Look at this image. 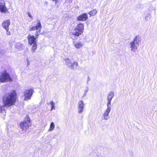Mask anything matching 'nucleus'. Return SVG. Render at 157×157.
Returning a JSON list of instances; mask_svg holds the SVG:
<instances>
[{
  "instance_id": "nucleus-1",
  "label": "nucleus",
  "mask_w": 157,
  "mask_h": 157,
  "mask_svg": "<svg viewBox=\"0 0 157 157\" xmlns=\"http://www.w3.org/2000/svg\"><path fill=\"white\" fill-rule=\"evenodd\" d=\"M18 101V97L16 90H13L6 93L2 99L3 105H0V113L5 115L6 112L4 107H9L14 105Z\"/></svg>"
},
{
  "instance_id": "nucleus-22",
  "label": "nucleus",
  "mask_w": 157,
  "mask_h": 157,
  "mask_svg": "<svg viewBox=\"0 0 157 157\" xmlns=\"http://www.w3.org/2000/svg\"><path fill=\"white\" fill-rule=\"evenodd\" d=\"M6 33H7V35H10V31H9V30H6Z\"/></svg>"
},
{
  "instance_id": "nucleus-9",
  "label": "nucleus",
  "mask_w": 157,
  "mask_h": 157,
  "mask_svg": "<svg viewBox=\"0 0 157 157\" xmlns=\"http://www.w3.org/2000/svg\"><path fill=\"white\" fill-rule=\"evenodd\" d=\"M114 96V94L113 92H109V94L107 96V100L108 102L107 103V106H109L111 105V102L112 99Z\"/></svg>"
},
{
  "instance_id": "nucleus-11",
  "label": "nucleus",
  "mask_w": 157,
  "mask_h": 157,
  "mask_svg": "<svg viewBox=\"0 0 157 157\" xmlns=\"http://www.w3.org/2000/svg\"><path fill=\"white\" fill-rule=\"evenodd\" d=\"M107 108L106 109L105 111V112L104 114H103V117L105 119L107 120L108 119V117L109 115V114L110 112L111 108L109 106H107Z\"/></svg>"
},
{
  "instance_id": "nucleus-18",
  "label": "nucleus",
  "mask_w": 157,
  "mask_h": 157,
  "mask_svg": "<svg viewBox=\"0 0 157 157\" xmlns=\"http://www.w3.org/2000/svg\"><path fill=\"white\" fill-rule=\"evenodd\" d=\"M55 128V125L53 122H52L50 124L49 128L48 129V131H52Z\"/></svg>"
},
{
  "instance_id": "nucleus-8",
  "label": "nucleus",
  "mask_w": 157,
  "mask_h": 157,
  "mask_svg": "<svg viewBox=\"0 0 157 157\" xmlns=\"http://www.w3.org/2000/svg\"><path fill=\"white\" fill-rule=\"evenodd\" d=\"M10 25V21L9 19L3 21L2 24L3 28L6 30H9V26Z\"/></svg>"
},
{
  "instance_id": "nucleus-15",
  "label": "nucleus",
  "mask_w": 157,
  "mask_h": 157,
  "mask_svg": "<svg viewBox=\"0 0 157 157\" xmlns=\"http://www.w3.org/2000/svg\"><path fill=\"white\" fill-rule=\"evenodd\" d=\"M74 46L76 48H80L83 46V44L81 42H78L77 43L74 42Z\"/></svg>"
},
{
  "instance_id": "nucleus-16",
  "label": "nucleus",
  "mask_w": 157,
  "mask_h": 157,
  "mask_svg": "<svg viewBox=\"0 0 157 157\" xmlns=\"http://www.w3.org/2000/svg\"><path fill=\"white\" fill-rule=\"evenodd\" d=\"M98 11L96 9H94L89 12L88 14L90 17L95 15L97 13Z\"/></svg>"
},
{
  "instance_id": "nucleus-13",
  "label": "nucleus",
  "mask_w": 157,
  "mask_h": 157,
  "mask_svg": "<svg viewBox=\"0 0 157 157\" xmlns=\"http://www.w3.org/2000/svg\"><path fill=\"white\" fill-rule=\"evenodd\" d=\"M76 29H77L76 28H75V29L74 30L73 32L72 33V35L74 36H75L78 37L79 35L82 34L83 33Z\"/></svg>"
},
{
  "instance_id": "nucleus-12",
  "label": "nucleus",
  "mask_w": 157,
  "mask_h": 157,
  "mask_svg": "<svg viewBox=\"0 0 157 157\" xmlns=\"http://www.w3.org/2000/svg\"><path fill=\"white\" fill-rule=\"evenodd\" d=\"M77 29L83 33L84 30V25L83 23H79L75 27Z\"/></svg>"
},
{
  "instance_id": "nucleus-14",
  "label": "nucleus",
  "mask_w": 157,
  "mask_h": 157,
  "mask_svg": "<svg viewBox=\"0 0 157 157\" xmlns=\"http://www.w3.org/2000/svg\"><path fill=\"white\" fill-rule=\"evenodd\" d=\"M7 9L5 6V4L2 3H0V11L2 13H6Z\"/></svg>"
},
{
  "instance_id": "nucleus-21",
  "label": "nucleus",
  "mask_w": 157,
  "mask_h": 157,
  "mask_svg": "<svg viewBox=\"0 0 157 157\" xmlns=\"http://www.w3.org/2000/svg\"><path fill=\"white\" fill-rule=\"evenodd\" d=\"M27 14L28 16L31 19H33V17L31 15L30 13L29 12H28L27 13Z\"/></svg>"
},
{
  "instance_id": "nucleus-20",
  "label": "nucleus",
  "mask_w": 157,
  "mask_h": 157,
  "mask_svg": "<svg viewBox=\"0 0 157 157\" xmlns=\"http://www.w3.org/2000/svg\"><path fill=\"white\" fill-rule=\"evenodd\" d=\"M50 104L52 105L51 110H52L53 109H55V103L54 102L52 101H50Z\"/></svg>"
},
{
  "instance_id": "nucleus-23",
  "label": "nucleus",
  "mask_w": 157,
  "mask_h": 157,
  "mask_svg": "<svg viewBox=\"0 0 157 157\" xmlns=\"http://www.w3.org/2000/svg\"><path fill=\"white\" fill-rule=\"evenodd\" d=\"M52 1L55 2L56 4L58 2V0H52Z\"/></svg>"
},
{
  "instance_id": "nucleus-2",
  "label": "nucleus",
  "mask_w": 157,
  "mask_h": 157,
  "mask_svg": "<svg viewBox=\"0 0 157 157\" xmlns=\"http://www.w3.org/2000/svg\"><path fill=\"white\" fill-rule=\"evenodd\" d=\"M33 23H36V25L30 28L29 29V31H32L36 30L35 34V36L29 34L27 38L28 40V44L30 46H32L31 50L33 52H35L37 48V39L40 34L42 26L40 21L39 20H37L36 21H34Z\"/></svg>"
},
{
  "instance_id": "nucleus-19",
  "label": "nucleus",
  "mask_w": 157,
  "mask_h": 157,
  "mask_svg": "<svg viewBox=\"0 0 157 157\" xmlns=\"http://www.w3.org/2000/svg\"><path fill=\"white\" fill-rule=\"evenodd\" d=\"M71 63V61L69 59L67 58L65 59V63L67 65H69Z\"/></svg>"
},
{
  "instance_id": "nucleus-5",
  "label": "nucleus",
  "mask_w": 157,
  "mask_h": 157,
  "mask_svg": "<svg viewBox=\"0 0 157 157\" xmlns=\"http://www.w3.org/2000/svg\"><path fill=\"white\" fill-rule=\"evenodd\" d=\"M139 36H136L134 39L133 41L130 42V48L131 50L135 52L137 49V46L139 45V43L140 40L137 39Z\"/></svg>"
},
{
  "instance_id": "nucleus-7",
  "label": "nucleus",
  "mask_w": 157,
  "mask_h": 157,
  "mask_svg": "<svg viewBox=\"0 0 157 157\" xmlns=\"http://www.w3.org/2000/svg\"><path fill=\"white\" fill-rule=\"evenodd\" d=\"M88 19V16L87 13H84L79 15L77 17V21H84L87 20Z\"/></svg>"
},
{
  "instance_id": "nucleus-17",
  "label": "nucleus",
  "mask_w": 157,
  "mask_h": 157,
  "mask_svg": "<svg viewBox=\"0 0 157 157\" xmlns=\"http://www.w3.org/2000/svg\"><path fill=\"white\" fill-rule=\"evenodd\" d=\"M78 65V63L77 62H74L71 64L70 68L72 69H75L77 68Z\"/></svg>"
},
{
  "instance_id": "nucleus-6",
  "label": "nucleus",
  "mask_w": 157,
  "mask_h": 157,
  "mask_svg": "<svg viewBox=\"0 0 157 157\" xmlns=\"http://www.w3.org/2000/svg\"><path fill=\"white\" fill-rule=\"evenodd\" d=\"M33 92V90L31 89L26 90L24 94L25 97L24 100H27L30 99Z\"/></svg>"
},
{
  "instance_id": "nucleus-10",
  "label": "nucleus",
  "mask_w": 157,
  "mask_h": 157,
  "mask_svg": "<svg viewBox=\"0 0 157 157\" xmlns=\"http://www.w3.org/2000/svg\"><path fill=\"white\" fill-rule=\"evenodd\" d=\"M78 112L81 113L84 110V103L82 101H80L78 102Z\"/></svg>"
},
{
  "instance_id": "nucleus-4",
  "label": "nucleus",
  "mask_w": 157,
  "mask_h": 157,
  "mask_svg": "<svg viewBox=\"0 0 157 157\" xmlns=\"http://www.w3.org/2000/svg\"><path fill=\"white\" fill-rule=\"evenodd\" d=\"M16 77L15 75H12L11 77L7 71L4 70L0 73V82L5 83L7 81H12Z\"/></svg>"
},
{
  "instance_id": "nucleus-3",
  "label": "nucleus",
  "mask_w": 157,
  "mask_h": 157,
  "mask_svg": "<svg viewBox=\"0 0 157 157\" xmlns=\"http://www.w3.org/2000/svg\"><path fill=\"white\" fill-rule=\"evenodd\" d=\"M32 125V121L29 115H27L25 117V120L21 121L19 124L20 129L23 131L26 132Z\"/></svg>"
}]
</instances>
